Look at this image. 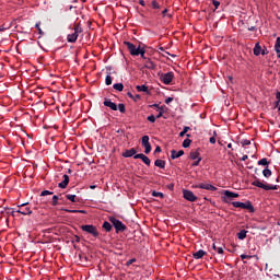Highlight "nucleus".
Masks as SVG:
<instances>
[{"instance_id":"obj_1","label":"nucleus","mask_w":280,"mask_h":280,"mask_svg":"<svg viewBox=\"0 0 280 280\" xmlns=\"http://www.w3.org/2000/svg\"><path fill=\"white\" fill-rule=\"evenodd\" d=\"M82 25L80 24H75L73 27V33L68 34L67 36V40L69 43H75L78 40V36H80V34H82Z\"/></svg>"},{"instance_id":"obj_2","label":"nucleus","mask_w":280,"mask_h":280,"mask_svg":"<svg viewBox=\"0 0 280 280\" xmlns=\"http://www.w3.org/2000/svg\"><path fill=\"white\" fill-rule=\"evenodd\" d=\"M109 222H112L113 226L116 229V233H119V231H126V224H124V222H121L119 219L110 217Z\"/></svg>"},{"instance_id":"obj_3","label":"nucleus","mask_w":280,"mask_h":280,"mask_svg":"<svg viewBox=\"0 0 280 280\" xmlns=\"http://www.w3.org/2000/svg\"><path fill=\"white\" fill-rule=\"evenodd\" d=\"M81 230L84 231L85 233H89L90 235H93V237H98L100 233L97 232V228L93 224H86L82 225Z\"/></svg>"},{"instance_id":"obj_4","label":"nucleus","mask_w":280,"mask_h":280,"mask_svg":"<svg viewBox=\"0 0 280 280\" xmlns=\"http://www.w3.org/2000/svg\"><path fill=\"white\" fill-rule=\"evenodd\" d=\"M254 187H259V189H265V191H275L277 189V185H266L261 182H259V179H256L253 182Z\"/></svg>"},{"instance_id":"obj_5","label":"nucleus","mask_w":280,"mask_h":280,"mask_svg":"<svg viewBox=\"0 0 280 280\" xmlns=\"http://www.w3.org/2000/svg\"><path fill=\"white\" fill-rule=\"evenodd\" d=\"M125 45H126V47L128 48L129 54H130L131 56H139L140 51H141V49H142L140 46L137 47V46H135V44H132V43H130V42H125Z\"/></svg>"},{"instance_id":"obj_6","label":"nucleus","mask_w":280,"mask_h":280,"mask_svg":"<svg viewBox=\"0 0 280 280\" xmlns=\"http://www.w3.org/2000/svg\"><path fill=\"white\" fill-rule=\"evenodd\" d=\"M183 198H185V200H188V202H196L198 200V197L194 195V191L187 189L183 190Z\"/></svg>"},{"instance_id":"obj_7","label":"nucleus","mask_w":280,"mask_h":280,"mask_svg":"<svg viewBox=\"0 0 280 280\" xmlns=\"http://www.w3.org/2000/svg\"><path fill=\"white\" fill-rule=\"evenodd\" d=\"M160 80L163 84H172V80H174V72L161 74Z\"/></svg>"},{"instance_id":"obj_8","label":"nucleus","mask_w":280,"mask_h":280,"mask_svg":"<svg viewBox=\"0 0 280 280\" xmlns=\"http://www.w3.org/2000/svg\"><path fill=\"white\" fill-rule=\"evenodd\" d=\"M28 202L19 205V210H16V213H21L22 215H32V211L30 210V207H27ZM26 207V208H23Z\"/></svg>"},{"instance_id":"obj_9","label":"nucleus","mask_w":280,"mask_h":280,"mask_svg":"<svg viewBox=\"0 0 280 280\" xmlns=\"http://www.w3.org/2000/svg\"><path fill=\"white\" fill-rule=\"evenodd\" d=\"M232 205L236 209H253V205H250V202L244 203L241 201H233Z\"/></svg>"},{"instance_id":"obj_10","label":"nucleus","mask_w":280,"mask_h":280,"mask_svg":"<svg viewBox=\"0 0 280 280\" xmlns=\"http://www.w3.org/2000/svg\"><path fill=\"white\" fill-rule=\"evenodd\" d=\"M195 187L197 189H206L207 191H218V188L211 184H199Z\"/></svg>"},{"instance_id":"obj_11","label":"nucleus","mask_w":280,"mask_h":280,"mask_svg":"<svg viewBox=\"0 0 280 280\" xmlns=\"http://www.w3.org/2000/svg\"><path fill=\"white\" fill-rule=\"evenodd\" d=\"M254 56H266V49H262L259 43H256L254 47Z\"/></svg>"},{"instance_id":"obj_12","label":"nucleus","mask_w":280,"mask_h":280,"mask_svg":"<svg viewBox=\"0 0 280 280\" xmlns=\"http://www.w3.org/2000/svg\"><path fill=\"white\" fill-rule=\"evenodd\" d=\"M122 156L124 159H130L132 156H137V149L132 148V149L126 150L125 152H122Z\"/></svg>"},{"instance_id":"obj_13","label":"nucleus","mask_w":280,"mask_h":280,"mask_svg":"<svg viewBox=\"0 0 280 280\" xmlns=\"http://www.w3.org/2000/svg\"><path fill=\"white\" fill-rule=\"evenodd\" d=\"M104 106H107V108H110V110H117V104L110 101V98H106L104 101Z\"/></svg>"},{"instance_id":"obj_14","label":"nucleus","mask_w":280,"mask_h":280,"mask_svg":"<svg viewBox=\"0 0 280 280\" xmlns=\"http://www.w3.org/2000/svg\"><path fill=\"white\" fill-rule=\"evenodd\" d=\"M133 159H141L147 165H150L151 161L150 158H148V155L143 154V153H138L133 156Z\"/></svg>"},{"instance_id":"obj_15","label":"nucleus","mask_w":280,"mask_h":280,"mask_svg":"<svg viewBox=\"0 0 280 280\" xmlns=\"http://www.w3.org/2000/svg\"><path fill=\"white\" fill-rule=\"evenodd\" d=\"M183 154H185V151H183V150H179V151L172 150L171 151V159H173V160L180 159V156H183Z\"/></svg>"},{"instance_id":"obj_16","label":"nucleus","mask_w":280,"mask_h":280,"mask_svg":"<svg viewBox=\"0 0 280 280\" xmlns=\"http://www.w3.org/2000/svg\"><path fill=\"white\" fill-rule=\"evenodd\" d=\"M67 185H69V175H63V180L58 184L60 189H67Z\"/></svg>"},{"instance_id":"obj_17","label":"nucleus","mask_w":280,"mask_h":280,"mask_svg":"<svg viewBox=\"0 0 280 280\" xmlns=\"http://www.w3.org/2000/svg\"><path fill=\"white\" fill-rule=\"evenodd\" d=\"M207 255V252L203 249H199L198 252L192 254L194 259H202Z\"/></svg>"},{"instance_id":"obj_18","label":"nucleus","mask_w":280,"mask_h":280,"mask_svg":"<svg viewBox=\"0 0 280 280\" xmlns=\"http://www.w3.org/2000/svg\"><path fill=\"white\" fill-rule=\"evenodd\" d=\"M144 68L150 69L152 71L156 69V66L154 65V61H152V59L149 58L145 60Z\"/></svg>"},{"instance_id":"obj_19","label":"nucleus","mask_w":280,"mask_h":280,"mask_svg":"<svg viewBox=\"0 0 280 280\" xmlns=\"http://www.w3.org/2000/svg\"><path fill=\"white\" fill-rule=\"evenodd\" d=\"M190 159L192 161H198V163H200V161H202V158H200V152H198V151L190 152Z\"/></svg>"},{"instance_id":"obj_20","label":"nucleus","mask_w":280,"mask_h":280,"mask_svg":"<svg viewBox=\"0 0 280 280\" xmlns=\"http://www.w3.org/2000/svg\"><path fill=\"white\" fill-rule=\"evenodd\" d=\"M224 196L225 198H230V200L233 198H240V194L233 192L231 190H224Z\"/></svg>"},{"instance_id":"obj_21","label":"nucleus","mask_w":280,"mask_h":280,"mask_svg":"<svg viewBox=\"0 0 280 280\" xmlns=\"http://www.w3.org/2000/svg\"><path fill=\"white\" fill-rule=\"evenodd\" d=\"M154 165L155 167H160V170H165V161L163 160H155Z\"/></svg>"},{"instance_id":"obj_22","label":"nucleus","mask_w":280,"mask_h":280,"mask_svg":"<svg viewBox=\"0 0 280 280\" xmlns=\"http://www.w3.org/2000/svg\"><path fill=\"white\" fill-rule=\"evenodd\" d=\"M136 89H137V91H139V92L148 93V86H147L145 84L137 85Z\"/></svg>"},{"instance_id":"obj_23","label":"nucleus","mask_w":280,"mask_h":280,"mask_svg":"<svg viewBox=\"0 0 280 280\" xmlns=\"http://www.w3.org/2000/svg\"><path fill=\"white\" fill-rule=\"evenodd\" d=\"M262 175L265 176V178H270L272 176V171H270L268 167H266L262 171Z\"/></svg>"},{"instance_id":"obj_24","label":"nucleus","mask_w":280,"mask_h":280,"mask_svg":"<svg viewBox=\"0 0 280 280\" xmlns=\"http://www.w3.org/2000/svg\"><path fill=\"white\" fill-rule=\"evenodd\" d=\"M246 233H247L246 230H241V231L237 233V237H238L240 240H246Z\"/></svg>"},{"instance_id":"obj_25","label":"nucleus","mask_w":280,"mask_h":280,"mask_svg":"<svg viewBox=\"0 0 280 280\" xmlns=\"http://www.w3.org/2000/svg\"><path fill=\"white\" fill-rule=\"evenodd\" d=\"M113 89H115V91L121 92V91H124V83H115L113 85Z\"/></svg>"},{"instance_id":"obj_26","label":"nucleus","mask_w":280,"mask_h":280,"mask_svg":"<svg viewBox=\"0 0 280 280\" xmlns=\"http://www.w3.org/2000/svg\"><path fill=\"white\" fill-rule=\"evenodd\" d=\"M103 229L106 230L107 232H110L112 229H113V225H110V222L105 221V222L103 223Z\"/></svg>"},{"instance_id":"obj_27","label":"nucleus","mask_w":280,"mask_h":280,"mask_svg":"<svg viewBox=\"0 0 280 280\" xmlns=\"http://www.w3.org/2000/svg\"><path fill=\"white\" fill-rule=\"evenodd\" d=\"M276 54H280V37H277L275 45Z\"/></svg>"},{"instance_id":"obj_28","label":"nucleus","mask_w":280,"mask_h":280,"mask_svg":"<svg viewBox=\"0 0 280 280\" xmlns=\"http://www.w3.org/2000/svg\"><path fill=\"white\" fill-rule=\"evenodd\" d=\"M152 196H153V198H164L165 197V195H163V192H160L156 190L152 191Z\"/></svg>"},{"instance_id":"obj_29","label":"nucleus","mask_w":280,"mask_h":280,"mask_svg":"<svg viewBox=\"0 0 280 280\" xmlns=\"http://www.w3.org/2000/svg\"><path fill=\"white\" fill-rule=\"evenodd\" d=\"M258 165H270V162H268V159L262 158L261 160L258 161Z\"/></svg>"},{"instance_id":"obj_30","label":"nucleus","mask_w":280,"mask_h":280,"mask_svg":"<svg viewBox=\"0 0 280 280\" xmlns=\"http://www.w3.org/2000/svg\"><path fill=\"white\" fill-rule=\"evenodd\" d=\"M105 84L107 86H110V84H113V78L110 77V74H107L105 78Z\"/></svg>"},{"instance_id":"obj_31","label":"nucleus","mask_w":280,"mask_h":280,"mask_svg":"<svg viewBox=\"0 0 280 280\" xmlns=\"http://www.w3.org/2000/svg\"><path fill=\"white\" fill-rule=\"evenodd\" d=\"M143 148H144V153L145 154H150V152H152V145L150 143L144 144Z\"/></svg>"},{"instance_id":"obj_32","label":"nucleus","mask_w":280,"mask_h":280,"mask_svg":"<svg viewBox=\"0 0 280 280\" xmlns=\"http://www.w3.org/2000/svg\"><path fill=\"white\" fill-rule=\"evenodd\" d=\"M151 5H152L153 10H160L161 9V4H159V2L156 0H153L151 2Z\"/></svg>"},{"instance_id":"obj_33","label":"nucleus","mask_w":280,"mask_h":280,"mask_svg":"<svg viewBox=\"0 0 280 280\" xmlns=\"http://www.w3.org/2000/svg\"><path fill=\"white\" fill-rule=\"evenodd\" d=\"M150 143V137L149 136H143L142 137V145H148Z\"/></svg>"},{"instance_id":"obj_34","label":"nucleus","mask_w":280,"mask_h":280,"mask_svg":"<svg viewBox=\"0 0 280 280\" xmlns=\"http://www.w3.org/2000/svg\"><path fill=\"white\" fill-rule=\"evenodd\" d=\"M118 109H119V113H126V105H124L122 103L118 104L117 110Z\"/></svg>"},{"instance_id":"obj_35","label":"nucleus","mask_w":280,"mask_h":280,"mask_svg":"<svg viewBox=\"0 0 280 280\" xmlns=\"http://www.w3.org/2000/svg\"><path fill=\"white\" fill-rule=\"evenodd\" d=\"M189 145H191V140L190 139H185L183 141V148H189Z\"/></svg>"},{"instance_id":"obj_36","label":"nucleus","mask_w":280,"mask_h":280,"mask_svg":"<svg viewBox=\"0 0 280 280\" xmlns=\"http://www.w3.org/2000/svg\"><path fill=\"white\" fill-rule=\"evenodd\" d=\"M58 200H59V197H58V195H55V196H52V207H57L58 206Z\"/></svg>"},{"instance_id":"obj_37","label":"nucleus","mask_w":280,"mask_h":280,"mask_svg":"<svg viewBox=\"0 0 280 280\" xmlns=\"http://www.w3.org/2000/svg\"><path fill=\"white\" fill-rule=\"evenodd\" d=\"M159 114L156 115L155 119H161V117H163V113H165V109H163V107H159Z\"/></svg>"},{"instance_id":"obj_38","label":"nucleus","mask_w":280,"mask_h":280,"mask_svg":"<svg viewBox=\"0 0 280 280\" xmlns=\"http://www.w3.org/2000/svg\"><path fill=\"white\" fill-rule=\"evenodd\" d=\"M241 145H242L243 148H245V145H250V140H248V139L242 140V141H241Z\"/></svg>"},{"instance_id":"obj_39","label":"nucleus","mask_w":280,"mask_h":280,"mask_svg":"<svg viewBox=\"0 0 280 280\" xmlns=\"http://www.w3.org/2000/svg\"><path fill=\"white\" fill-rule=\"evenodd\" d=\"M148 121H150L151 124H154V121H156V116L154 115H150L147 117Z\"/></svg>"},{"instance_id":"obj_40","label":"nucleus","mask_w":280,"mask_h":280,"mask_svg":"<svg viewBox=\"0 0 280 280\" xmlns=\"http://www.w3.org/2000/svg\"><path fill=\"white\" fill-rule=\"evenodd\" d=\"M67 200H70V202H75V195H67Z\"/></svg>"},{"instance_id":"obj_41","label":"nucleus","mask_w":280,"mask_h":280,"mask_svg":"<svg viewBox=\"0 0 280 280\" xmlns=\"http://www.w3.org/2000/svg\"><path fill=\"white\" fill-rule=\"evenodd\" d=\"M139 56H141V58L143 60H148L149 59V58L145 57V49H143V48L140 50Z\"/></svg>"},{"instance_id":"obj_42","label":"nucleus","mask_w":280,"mask_h":280,"mask_svg":"<svg viewBox=\"0 0 280 280\" xmlns=\"http://www.w3.org/2000/svg\"><path fill=\"white\" fill-rule=\"evenodd\" d=\"M54 191H49V190H44L40 192V196H52Z\"/></svg>"},{"instance_id":"obj_43","label":"nucleus","mask_w":280,"mask_h":280,"mask_svg":"<svg viewBox=\"0 0 280 280\" xmlns=\"http://www.w3.org/2000/svg\"><path fill=\"white\" fill-rule=\"evenodd\" d=\"M61 211H66V213H78V210H70L67 208H62Z\"/></svg>"},{"instance_id":"obj_44","label":"nucleus","mask_w":280,"mask_h":280,"mask_svg":"<svg viewBox=\"0 0 280 280\" xmlns=\"http://www.w3.org/2000/svg\"><path fill=\"white\" fill-rule=\"evenodd\" d=\"M162 16H167L168 19H172V14H167V9H164L163 11H162Z\"/></svg>"},{"instance_id":"obj_45","label":"nucleus","mask_w":280,"mask_h":280,"mask_svg":"<svg viewBox=\"0 0 280 280\" xmlns=\"http://www.w3.org/2000/svg\"><path fill=\"white\" fill-rule=\"evenodd\" d=\"M35 27H36L38 34H43V30L40 28V22L36 23Z\"/></svg>"},{"instance_id":"obj_46","label":"nucleus","mask_w":280,"mask_h":280,"mask_svg":"<svg viewBox=\"0 0 280 280\" xmlns=\"http://www.w3.org/2000/svg\"><path fill=\"white\" fill-rule=\"evenodd\" d=\"M276 105L279 106V103H280V92H277L276 93Z\"/></svg>"},{"instance_id":"obj_47","label":"nucleus","mask_w":280,"mask_h":280,"mask_svg":"<svg viewBox=\"0 0 280 280\" xmlns=\"http://www.w3.org/2000/svg\"><path fill=\"white\" fill-rule=\"evenodd\" d=\"M5 30H10V25L3 24L2 26H0V32H5Z\"/></svg>"},{"instance_id":"obj_48","label":"nucleus","mask_w":280,"mask_h":280,"mask_svg":"<svg viewBox=\"0 0 280 280\" xmlns=\"http://www.w3.org/2000/svg\"><path fill=\"white\" fill-rule=\"evenodd\" d=\"M212 3H213V5H214L215 10H218V8H220V1H218V0H212Z\"/></svg>"},{"instance_id":"obj_49","label":"nucleus","mask_w":280,"mask_h":280,"mask_svg":"<svg viewBox=\"0 0 280 280\" xmlns=\"http://www.w3.org/2000/svg\"><path fill=\"white\" fill-rule=\"evenodd\" d=\"M172 102H174V97H167L165 100V104H172Z\"/></svg>"},{"instance_id":"obj_50","label":"nucleus","mask_w":280,"mask_h":280,"mask_svg":"<svg viewBox=\"0 0 280 280\" xmlns=\"http://www.w3.org/2000/svg\"><path fill=\"white\" fill-rule=\"evenodd\" d=\"M217 253H218L219 255H222V254L224 253V248H222V247H217Z\"/></svg>"},{"instance_id":"obj_51","label":"nucleus","mask_w":280,"mask_h":280,"mask_svg":"<svg viewBox=\"0 0 280 280\" xmlns=\"http://www.w3.org/2000/svg\"><path fill=\"white\" fill-rule=\"evenodd\" d=\"M135 261H137V259L131 258L127 261V266H131V264H135Z\"/></svg>"},{"instance_id":"obj_52","label":"nucleus","mask_w":280,"mask_h":280,"mask_svg":"<svg viewBox=\"0 0 280 280\" xmlns=\"http://www.w3.org/2000/svg\"><path fill=\"white\" fill-rule=\"evenodd\" d=\"M248 258H250V256H248V255H246V254H242V255H241V259H248Z\"/></svg>"},{"instance_id":"obj_53","label":"nucleus","mask_w":280,"mask_h":280,"mask_svg":"<svg viewBox=\"0 0 280 280\" xmlns=\"http://www.w3.org/2000/svg\"><path fill=\"white\" fill-rule=\"evenodd\" d=\"M199 165H200V162H198V160L195 163H192V167H198Z\"/></svg>"},{"instance_id":"obj_54","label":"nucleus","mask_w":280,"mask_h":280,"mask_svg":"<svg viewBox=\"0 0 280 280\" xmlns=\"http://www.w3.org/2000/svg\"><path fill=\"white\" fill-rule=\"evenodd\" d=\"M210 143H215V137H211L210 140H209Z\"/></svg>"},{"instance_id":"obj_55","label":"nucleus","mask_w":280,"mask_h":280,"mask_svg":"<svg viewBox=\"0 0 280 280\" xmlns=\"http://www.w3.org/2000/svg\"><path fill=\"white\" fill-rule=\"evenodd\" d=\"M135 102H137V100H141V95L137 94L136 96H133Z\"/></svg>"},{"instance_id":"obj_56","label":"nucleus","mask_w":280,"mask_h":280,"mask_svg":"<svg viewBox=\"0 0 280 280\" xmlns=\"http://www.w3.org/2000/svg\"><path fill=\"white\" fill-rule=\"evenodd\" d=\"M248 160V155H243L242 158H241V161H247Z\"/></svg>"},{"instance_id":"obj_57","label":"nucleus","mask_w":280,"mask_h":280,"mask_svg":"<svg viewBox=\"0 0 280 280\" xmlns=\"http://www.w3.org/2000/svg\"><path fill=\"white\" fill-rule=\"evenodd\" d=\"M183 131H184L185 133L189 132V127H184Z\"/></svg>"},{"instance_id":"obj_58","label":"nucleus","mask_w":280,"mask_h":280,"mask_svg":"<svg viewBox=\"0 0 280 280\" xmlns=\"http://www.w3.org/2000/svg\"><path fill=\"white\" fill-rule=\"evenodd\" d=\"M140 5L145 7V1L139 0Z\"/></svg>"},{"instance_id":"obj_59","label":"nucleus","mask_w":280,"mask_h":280,"mask_svg":"<svg viewBox=\"0 0 280 280\" xmlns=\"http://www.w3.org/2000/svg\"><path fill=\"white\" fill-rule=\"evenodd\" d=\"M127 95H128V97H130L131 100L135 98V96H133L130 92H128Z\"/></svg>"},{"instance_id":"obj_60","label":"nucleus","mask_w":280,"mask_h":280,"mask_svg":"<svg viewBox=\"0 0 280 280\" xmlns=\"http://www.w3.org/2000/svg\"><path fill=\"white\" fill-rule=\"evenodd\" d=\"M256 27L255 26H252L248 28L249 32H255Z\"/></svg>"},{"instance_id":"obj_61","label":"nucleus","mask_w":280,"mask_h":280,"mask_svg":"<svg viewBox=\"0 0 280 280\" xmlns=\"http://www.w3.org/2000/svg\"><path fill=\"white\" fill-rule=\"evenodd\" d=\"M154 152H161V147H156Z\"/></svg>"},{"instance_id":"obj_62","label":"nucleus","mask_w":280,"mask_h":280,"mask_svg":"<svg viewBox=\"0 0 280 280\" xmlns=\"http://www.w3.org/2000/svg\"><path fill=\"white\" fill-rule=\"evenodd\" d=\"M185 135H186L185 131L179 132V137H185Z\"/></svg>"},{"instance_id":"obj_63","label":"nucleus","mask_w":280,"mask_h":280,"mask_svg":"<svg viewBox=\"0 0 280 280\" xmlns=\"http://www.w3.org/2000/svg\"><path fill=\"white\" fill-rule=\"evenodd\" d=\"M96 188H97L96 185H91V186H90V189H96Z\"/></svg>"},{"instance_id":"obj_64","label":"nucleus","mask_w":280,"mask_h":280,"mask_svg":"<svg viewBox=\"0 0 280 280\" xmlns=\"http://www.w3.org/2000/svg\"><path fill=\"white\" fill-rule=\"evenodd\" d=\"M213 250H218V247L215 246V243L212 245Z\"/></svg>"}]
</instances>
